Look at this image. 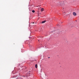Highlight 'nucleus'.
I'll list each match as a JSON object with an SVG mask.
<instances>
[{
	"mask_svg": "<svg viewBox=\"0 0 79 79\" xmlns=\"http://www.w3.org/2000/svg\"><path fill=\"white\" fill-rule=\"evenodd\" d=\"M17 79H21V78L19 77H18V78H17Z\"/></svg>",
	"mask_w": 79,
	"mask_h": 79,
	"instance_id": "6",
	"label": "nucleus"
},
{
	"mask_svg": "<svg viewBox=\"0 0 79 79\" xmlns=\"http://www.w3.org/2000/svg\"><path fill=\"white\" fill-rule=\"evenodd\" d=\"M45 21H44L42 22V23H45Z\"/></svg>",
	"mask_w": 79,
	"mask_h": 79,
	"instance_id": "5",
	"label": "nucleus"
},
{
	"mask_svg": "<svg viewBox=\"0 0 79 79\" xmlns=\"http://www.w3.org/2000/svg\"><path fill=\"white\" fill-rule=\"evenodd\" d=\"M44 11V8H42L41 9V11Z\"/></svg>",
	"mask_w": 79,
	"mask_h": 79,
	"instance_id": "3",
	"label": "nucleus"
},
{
	"mask_svg": "<svg viewBox=\"0 0 79 79\" xmlns=\"http://www.w3.org/2000/svg\"><path fill=\"white\" fill-rule=\"evenodd\" d=\"M32 13H35V10H32Z\"/></svg>",
	"mask_w": 79,
	"mask_h": 79,
	"instance_id": "7",
	"label": "nucleus"
},
{
	"mask_svg": "<svg viewBox=\"0 0 79 79\" xmlns=\"http://www.w3.org/2000/svg\"><path fill=\"white\" fill-rule=\"evenodd\" d=\"M50 58V57H48V58Z\"/></svg>",
	"mask_w": 79,
	"mask_h": 79,
	"instance_id": "11",
	"label": "nucleus"
},
{
	"mask_svg": "<svg viewBox=\"0 0 79 79\" xmlns=\"http://www.w3.org/2000/svg\"><path fill=\"white\" fill-rule=\"evenodd\" d=\"M57 26H59V24H58L57 25Z\"/></svg>",
	"mask_w": 79,
	"mask_h": 79,
	"instance_id": "8",
	"label": "nucleus"
},
{
	"mask_svg": "<svg viewBox=\"0 0 79 79\" xmlns=\"http://www.w3.org/2000/svg\"><path fill=\"white\" fill-rule=\"evenodd\" d=\"M73 15H74V16H76V13H75V12H73Z\"/></svg>",
	"mask_w": 79,
	"mask_h": 79,
	"instance_id": "2",
	"label": "nucleus"
},
{
	"mask_svg": "<svg viewBox=\"0 0 79 79\" xmlns=\"http://www.w3.org/2000/svg\"><path fill=\"white\" fill-rule=\"evenodd\" d=\"M27 77V76H26V77Z\"/></svg>",
	"mask_w": 79,
	"mask_h": 79,
	"instance_id": "13",
	"label": "nucleus"
},
{
	"mask_svg": "<svg viewBox=\"0 0 79 79\" xmlns=\"http://www.w3.org/2000/svg\"><path fill=\"white\" fill-rule=\"evenodd\" d=\"M57 32H58V30L57 31Z\"/></svg>",
	"mask_w": 79,
	"mask_h": 79,
	"instance_id": "10",
	"label": "nucleus"
},
{
	"mask_svg": "<svg viewBox=\"0 0 79 79\" xmlns=\"http://www.w3.org/2000/svg\"><path fill=\"white\" fill-rule=\"evenodd\" d=\"M59 4H60V5H64V2H60V3H59Z\"/></svg>",
	"mask_w": 79,
	"mask_h": 79,
	"instance_id": "1",
	"label": "nucleus"
},
{
	"mask_svg": "<svg viewBox=\"0 0 79 79\" xmlns=\"http://www.w3.org/2000/svg\"><path fill=\"white\" fill-rule=\"evenodd\" d=\"M76 21H77V20H76Z\"/></svg>",
	"mask_w": 79,
	"mask_h": 79,
	"instance_id": "12",
	"label": "nucleus"
},
{
	"mask_svg": "<svg viewBox=\"0 0 79 79\" xmlns=\"http://www.w3.org/2000/svg\"><path fill=\"white\" fill-rule=\"evenodd\" d=\"M33 24H34V22L33 23Z\"/></svg>",
	"mask_w": 79,
	"mask_h": 79,
	"instance_id": "9",
	"label": "nucleus"
},
{
	"mask_svg": "<svg viewBox=\"0 0 79 79\" xmlns=\"http://www.w3.org/2000/svg\"><path fill=\"white\" fill-rule=\"evenodd\" d=\"M35 68H37V64H36L35 65Z\"/></svg>",
	"mask_w": 79,
	"mask_h": 79,
	"instance_id": "4",
	"label": "nucleus"
},
{
	"mask_svg": "<svg viewBox=\"0 0 79 79\" xmlns=\"http://www.w3.org/2000/svg\"><path fill=\"white\" fill-rule=\"evenodd\" d=\"M29 74H30V73H29Z\"/></svg>",
	"mask_w": 79,
	"mask_h": 79,
	"instance_id": "14",
	"label": "nucleus"
}]
</instances>
